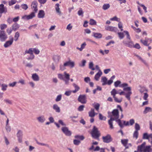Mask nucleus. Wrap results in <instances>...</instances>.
Returning <instances> with one entry per match:
<instances>
[{
  "instance_id": "obj_1",
  "label": "nucleus",
  "mask_w": 152,
  "mask_h": 152,
  "mask_svg": "<svg viewBox=\"0 0 152 152\" xmlns=\"http://www.w3.org/2000/svg\"><path fill=\"white\" fill-rule=\"evenodd\" d=\"M114 85L115 87H119L123 88L124 91H128L127 94H125V97L129 101H130V96L132 92L131 87L128 86V84L125 83L121 84L120 81L118 80L114 82Z\"/></svg>"
},
{
  "instance_id": "obj_2",
  "label": "nucleus",
  "mask_w": 152,
  "mask_h": 152,
  "mask_svg": "<svg viewBox=\"0 0 152 152\" xmlns=\"http://www.w3.org/2000/svg\"><path fill=\"white\" fill-rule=\"evenodd\" d=\"M119 117V112L117 109L114 110L112 112V115L108 121V124L110 126V128L113 129L114 127L113 125V121L117 120Z\"/></svg>"
},
{
  "instance_id": "obj_3",
  "label": "nucleus",
  "mask_w": 152,
  "mask_h": 152,
  "mask_svg": "<svg viewBox=\"0 0 152 152\" xmlns=\"http://www.w3.org/2000/svg\"><path fill=\"white\" fill-rule=\"evenodd\" d=\"M146 143L144 142L142 143L137 146V150L140 152H151L152 151L151 146V145H146Z\"/></svg>"
},
{
  "instance_id": "obj_4",
  "label": "nucleus",
  "mask_w": 152,
  "mask_h": 152,
  "mask_svg": "<svg viewBox=\"0 0 152 152\" xmlns=\"http://www.w3.org/2000/svg\"><path fill=\"white\" fill-rule=\"evenodd\" d=\"M91 133L93 137L95 139L98 138L100 135V133L98 129L95 126L93 127Z\"/></svg>"
},
{
  "instance_id": "obj_5",
  "label": "nucleus",
  "mask_w": 152,
  "mask_h": 152,
  "mask_svg": "<svg viewBox=\"0 0 152 152\" xmlns=\"http://www.w3.org/2000/svg\"><path fill=\"white\" fill-rule=\"evenodd\" d=\"M140 42L144 45L148 46L152 42V39L151 38L145 37V40L140 39Z\"/></svg>"
},
{
  "instance_id": "obj_6",
  "label": "nucleus",
  "mask_w": 152,
  "mask_h": 152,
  "mask_svg": "<svg viewBox=\"0 0 152 152\" xmlns=\"http://www.w3.org/2000/svg\"><path fill=\"white\" fill-rule=\"evenodd\" d=\"M7 38V36L5 33V31L0 30V41L1 42H4Z\"/></svg>"
},
{
  "instance_id": "obj_7",
  "label": "nucleus",
  "mask_w": 152,
  "mask_h": 152,
  "mask_svg": "<svg viewBox=\"0 0 152 152\" xmlns=\"http://www.w3.org/2000/svg\"><path fill=\"white\" fill-rule=\"evenodd\" d=\"M35 16V13L34 12H32L28 15H25L22 17V19L24 20H28L32 19Z\"/></svg>"
},
{
  "instance_id": "obj_8",
  "label": "nucleus",
  "mask_w": 152,
  "mask_h": 152,
  "mask_svg": "<svg viewBox=\"0 0 152 152\" xmlns=\"http://www.w3.org/2000/svg\"><path fill=\"white\" fill-rule=\"evenodd\" d=\"M14 39L12 37H10V40L6 41L4 45V47L5 48L10 46L13 42Z\"/></svg>"
},
{
  "instance_id": "obj_9",
  "label": "nucleus",
  "mask_w": 152,
  "mask_h": 152,
  "mask_svg": "<svg viewBox=\"0 0 152 152\" xmlns=\"http://www.w3.org/2000/svg\"><path fill=\"white\" fill-rule=\"evenodd\" d=\"M78 100L82 104H85L87 102L85 95H80L78 97Z\"/></svg>"
},
{
  "instance_id": "obj_10",
  "label": "nucleus",
  "mask_w": 152,
  "mask_h": 152,
  "mask_svg": "<svg viewBox=\"0 0 152 152\" xmlns=\"http://www.w3.org/2000/svg\"><path fill=\"white\" fill-rule=\"evenodd\" d=\"M61 130L63 132L66 136H70L71 134V132L69 130L67 127L65 126L62 127Z\"/></svg>"
},
{
  "instance_id": "obj_11",
  "label": "nucleus",
  "mask_w": 152,
  "mask_h": 152,
  "mask_svg": "<svg viewBox=\"0 0 152 152\" xmlns=\"http://www.w3.org/2000/svg\"><path fill=\"white\" fill-rule=\"evenodd\" d=\"M123 43L126 46L129 48H133V46L134 44V42L131 40H129V41H124Z\"/></svg>"
},
{
  "instance_id": "obj_12",
  "label": "nucleus",
  "mask_w": 152,
  "mask_h": 152,
  "mask_svg": "<svg viewBox=\"0 0 152 152\" xmlns=\"http://www.w3.org/2000/svg\"><path fill=\"white\" fill-rule=\"evenodd\" d=\"M37 1H33L31 4V8L33 11H34V13L37 12L38 9L37 8Z\"/></svg>"
},
{
  "instance_id": "obj_13",
  "label": "nucleus",
  "mask_w": 152,
  "mask_h": 152,
  "mask_svg": "<svg viewBox=\"0 0 152 152\" xmlns=\"http://www.w3.org/2000/svg\"><path fill=\"white\" fill-rule=\"evenodd\" d=\"M102 139L103 141L106 143L109 142L112 140L111 137L109 134H107L105 136L103 137Z\"/></svg>"
},
{
  "instance_id": "obj_14",
  "label": "nucleus",
  "mask_w": 152,
  "mask_h": 152,
  "mask_svg": "<svg viewBox=\"0 0 152 152\" xmlns=\"http://www.w3.org/2000/svg\"><path fill=\"white\" fill-rule=\"evenodd\" d=\"M105 29L106 30L115 32H116L118 30V29L116 27L110 26H106L105 27Z\"/></svg>"
},
{
  "instance_id": "obj_15",
  "label": "nucleus",
  "mask_w": 152,
  "mask_h": 152,
  "mask_svg": "<svg viewBox=\"0 0 152 152\" xmlns=\"http://www.w3.org/2000/svg\"><path fill=\"white\" fill-rule=\"evenodd\" d=\"M58 123L56 122L54 123V124L58 128H59L60 127V124L62 126H65L66 125V124L63 122V120H59L58 121Z\"/></svg>"
},
{
  "instance_id": "obj_16",
  "label": "nucleus",
  "mask_w": 152,
  "mask_h": 152,
  "mask_svg": "<svg viewBox=\"0 0 152 152\" xmlns=\"http://www.w3.org/2000/svg\"><path fill=\"white\" fill-rule=\"evenodd\" d=\"M64 65L70 66L71 68H73L75 66V62L69 60L64 63Z\"/></svg>"
},
{
  "instance_id": "obj_17",
  "label": "nucleus",
  "mask_w": 152,
  "mask_h": 152,
  "mask_svg": "<svg viewBox=\"0 0 152 152\" xmlns=\"http://www.w3.org/2000/svg\"><path fill=\"white\" fill-rule=\"evenodd\" d=\"M124 123L125 126H127L129 125H132L134 123V120L133 119H131L129 122L123 121Z\"/></svg>"
},
{
  "instance_id": "obj_18",
  "label": "nucleus",
  "mask_w": 152,
  "mask_h": 152,
  "mask_svg": "<svg viewBox=\"0 0 152 152\" xmlns=\"http://www.w3.org/2000/svg\"><path fill=\"white\" fill-rule=\"evenodd\" d=\"M37 120L39 122L42 123L45 121L46 119L44 115H42L37 117Z\"/></svg>"
},
{
  "instance_id": "obj_19",
  "label": "nucleus",
  "mask_w": 152,
  "mask_h": 152,
  "mask_svg": "<svg viewBox=\"0 0 152 152\" xmlns=\"http://www.w3.org/2000/svg\"><path fill=\"white\" fill-rule=\"evenodd\" d=\"M102 72L101 71H100L96 73L95 75L94 78L95 80L96 81H98L99 80L100 77L102 75Z\"/></svg>"
},
{
  "instance_id": "obj_20",
  "label": "nucleus",
  "mask_w": 152,
  "mask_h": 152,
  "mask_svg": "<svg viewBox=\"0 0 152 152\" xmlns=\"http://www.w3.org/2000/svg\"><path fill=\"white\" fill-rule=\"evenodd\" d=\"M7 8L4 7L3 4H2L0 5V13H6L7 12Z\"/></svg>"
},
{
  "instance_id": "obj_21",
  "label": "nucleus",
  "mask_w": 152,
  "mask_h": 152,
  "mask_svg": "<svg viewBox=\"0 0 152 152\" xmlns=\"http://www.w3.org/2000/svg\"><path fill=\"white\" fill-rule=\"evenodd\" d=\"M152 112V108L149 107H145L143 111V113L144 114H146L149 112Z\"/></svg>"
},
{
  "instance_id": "obj_22",
  "label": "nucleus",
  "mask_w": 152,
  "mask_h": 152,
  "mask_svg": "<svg viewBox=\"0 0 152 152\" xmlns=\"http://www.w3.org/2000/svg\"><path fill=\"white\" fill-rule=\"evenodd\" d=\"M45 15V13L44 10H41L39 11L38 14V17L39 18H43Z\"/></svg>"
},
{
  "instance_id": "obj_23",
  "label": "nucleus",
  "mask_w": 152,
  "mask_h": 152,
  "mask_svg": "<svg viewBox=\"0 0 152 152\" xmlns=\"http://www.w3.org/2000/svg\"><path fill=\"white\" fill-rule=\"evenodd\" d=\"M32 78L34 81H37L39 80V77L36 73L32 74Z\"/></svg>"
},
{
  "instance_id": "obj_24",
  "label": "nucleus",
  "mask_w": 152,
  "mask_h": 152,
  "mask_svg": "<svg viewBox=\"0 0 152 152\" xmlns=\"http://www.w3.org/2000/svg\"><path fill=\"white\" fill-rule=\"evenodd\" d=\"M73 86L74 87L75 90L72 91V92L74 93H76L80 89L79 87L75 83L72 84Z\"/></svg>"
},
{
  "instance_id": "obj_25",
  "label": "nucleus",
  "mask_w": 152,
  "mask_h": 152,
  "mask_svg": "<svg viewBox=\"0 0 152 152\" xmlns=\"http://www.w3.org/2000/svg\"><path fill=\"white\" fill-rule=\"evenodd\" d=\"M101 82L102 83V85L104 86L107 85V79L105 76H103L101 78Z\"/></svg>"
},
{
  "instance_id": "obj_26",
  "label": "nucleus",
  "mask_w": 152,
  "mask_h": 152,
  "mask_svg": "<svg viewBox=\"0 0 152 152\" xmlns=\"http://www.w3.org/2000/svg\"><path fill=\"white\" fill-rule=\"evenodd\" d=\"M59 4L58 3L56 4L55 6V8L56 12L59 15H61V12L60 10V8H59Z\"/></svg>"
},
{
  "instance_id": "obj_27",
  "label": "nucleus",
  "mask_w": 152,
  "mask_h": 152,
  "mask_svg": "<svg viewBox=\"0 0 152 152\" xmlns=\"http://www.w3.org/2000/svg\"><path fill=\"white\" fill-rule=\"evenodd\" d=\"M123 121H121L120 119H118L116 120V121L118 123L119 126L121 128H123L124 126H125L124 123Z\"/></svg>"
},
{
  "instance_id": "obj_28",
  "label": "nucleus",
  "mask_w": 152,
  "mask_h": 152,
  "mask_svg": "<svg viewBox=\"0 0 152 152\" xmlns=\"http://www.w3.org/2000/svg\"><path fill=\"white\" fill-rule=\"evenodd\" d=\"M53 109L57 113H59L60 112V109L59 107L57 104H54L53 106Z\"/></svg>"
},
{
  "instance_id": "obj_29",
  "label": "nucleus",
  "mask_w": 152,
  "mask_h": 152,
  "mask_svg": "<svg viewBox=\"0 0 152 152\" xmlns=\"http://www.w3.org/2000/svg\"><path fill=\"white\" fill-rule=\"evenodd\" d=\"M139 91L141 93H143L144 92H147L148 91V90L145 87H141L139 89Z\"/></svg>"
},
{
  "instance_id": "obj_30",
  "label": "nucleus",
  "mask_w": 152,
  "mask_h": 152,
  "mask_svg": "<svg viewBox=\"0 0 152 152\" xmlns=\"http://www.w3.org/2000/svg\"><path fill=\"white\" fill-rule=\"evenodd\" d=\"M135 56L139 60L141 61L145 65H147L148 64L146 61L143 59L141 56L137 54L135 55Z\"/></svg>"
},
{
  "instance_id": "obj_31",
  "label": "nucleus",
  "mask_w": 152,
  "mask_h": 152,
  "mask_svg": "<svg viewBox=\"0 0 152 152\" xmlns=\"http://www.w3.org/2000/svg\"><path fill=\"white\" fill-rule=\"evenodd\" d=\"M115 78V75H113L111 77L110 79L107 81V84L110 85L113 82V80H114Z\"/></svg>"
},
{
  "instance_id": "obj_32",
  "label": "nucleus",
  "mask_w": 152,
  "mask_h": 152,
  "mask_svg": "<svg viewBox=\"0 0 152 152\" xmlns=\"http://www.w3.org/2000/svg\"><path fill=\"white\" fill-rule=\"evenodd\" d=\"M93 36L96 38L99 39L102 37V35L101 33H93Z\"/></svg>"
},
{
  "instance_id": "obj_33",
  "label": "nucleus",
  "mask_w": 152,
  "mask_h": 152,
  "mask_svg": "<svg viewBox=\"0 0 152 152\" xmlns=\"http://www.w3.org/2000/svg\"><path fill=\"white\" fill-rule=\"evenodd\" d=\"M20 26L17 23H15L12 26V28L14 31H16L19 28Z\"/></svg>"
},
{
  "instance_id": "obj_34",
  "label": "nucleus",
  "mask_w": 152,
  "mask_h": 152,
  "mask_svg": "<svg viewBox=\"0 0 152 152\" xmlns=\"http://www.w3.org/2000/svg\"><path fill=\"white\" fill-rule=\"evenodd\" d=\"M95 115L94 109H91V111L89 112V116L91 117H93L95 116Z\"/></svg>"
},
{
  "instance_id": "obj_35",
  "label": "nucleus",
  "mask_w": 152,
  "mask_h": 152,
  "mask_svg": "<svg viewBox=\"0 0 152 152\" xmlns=\"http://www.w3.org/2000/svg\"><path fill=\"white\" fill-rule=\"evenodd\" d=\"M20 35V33L18 31H17L15 33L14 37V40L15 41H17L18 40Z\"/></svg>"
},
{
  "instance_id": "obj_36",
  "label": "nucleus",
  "mask_w": 152,
  "mask_h": 152,
  "mask_svg": "<svg viewBox=\"0 0 152 152\" xmlns=\"http://www.w3.org/2000/svg\"><path fill=\"white\" fill-rule=\"evenodd\" d=\"M118 94V91L115 88L113 89L111 91V95L113 96V97L115 96V95Z\"/></svg>"
},
{
  "instance_id": "obj_37",
  "label": "nucleus",
  "mask_w": 152,
  "mask_h": 152,
  "mask_svg": "<svg viewBox=\"0 0 152 152\" xmlns=\"http://www.w3.org/2000/svg\"><path fill=\"white\" fill-rule=\"evenodd\" d=\"M27 53L32 54H33V48H30L28 50H26L24 53V54H26Z\"/></svg>"
},
{
  "instance_id": "obj_38",
  "label": "nucleus",
  "mask_w": 152,
  "mask_h": 152,
  "mask_svg": "<svg viewBox=\"0 0 152 152\" xmlns=\"http://www.w3.org/2000/svg\"><path fill=\"white\" fill-rule=\"evenodd\" d=\"M86 45V43L85 42H84L83 43L81 44V47L80 48L77 47V49L79 50L80 51H82L83 50L84 48Z\"/></svg>"
},
{
  "instance_id": "obj_39",
  "label": "nucleus",
  "mask_w": 152,
  "mask_h": 152,
  "mask_svg": "<svg viewBox=\"0 0 152 152\" xmlns=\"http://www.w3.org/2000/svg\"><path fill=\"white\" fill-rule=\"evenodd\" d=\"M137 3L140 6L142 7L145 13H147V7L143 4H140L139 2H137Z\"/></svg>"
},
{
  "instance_id": "obj_40",
  "label": "nucleus",
  "mask_w": 152,
  "mask_h": 152,
  "mask_svg": "<svg viewBox=\"0 0 152 152\" xmlns=\"http://www.w3.org/2000/svg\"><path fill=\"white\" fill-rule=\"evenodd\" d=\"M86 62V60H83L81 62L79 63V66L80 67H83L85 66Z\"/></svg>"
},
{
  "instance_id": "obj_41",
  "label": "nucleus",
  "mask_w": 152,
  "mask_h": 152,
  "mask_svg": "<svg viewBox=\"0 0 152 152\" xmlns=\"http://www.w3.org/2000/svg\"><path fill=\"white\" fill-rule=\"evenodd\" d=\"M1 90L3 91H5L7 90L8 86L5 84H2L1 85Z\"/></svg>"
},
{
  "instance_id": "obj_42",
  "label": "nucleus",
  "mask_w": 152,
  "mask_h": 152,
  "mask_svg": "<svg viewBox=\"0 0 152 152\" xmlns=\"http://www.w3.org/2000/svg\"><path fill=\"white\" fill-rule=\"evenodd\" d=\"M110 5L109 4H103L102 8L104 10H106L110 7Z\"/></svg>"
},
{
  "instance_id": "obj_43",
  "label": "nucleus",
  "mask_w": 152,
  "mask_h": 152,
  "mask_svg": "<svg viewBox=\"0 0 152 152\" xmlns=\"http://www.w3.org/2000/svg\"><path fill=\"white\" fill-rule=\"evenodd\" d=\"M128 140L127 139H122L121 140V142L122 144L125 146H126L128 142Z\"/></svg>"
},
{
  "instance_id": "obj_44",
  "label": "nucleus",
  "mask_w": 152,
  "mask_h": 152,
  "mask_svg": "<svg viewBox=\"0 0 152 152\" xmlns=\"http://www.w3.org/2000/svg\"><path fill=\"white\" fill-rule=\"evenodd\" d=\"M60 58V56L58 55L54 56L53 57V59L55 62H58Z\"/></svg>"
},
{
  "instance_id": "obj_45",
  "label": "nucleus",
  "mask_w": 152,
  "mask_h": 152,
  "mask_svg": "<svg viewBox=\"0 0 152 152\" xmlns=\"http://www.w3.org/2000/svg\"><path fill=\"white\" fill-rule=\"evenodd\" d=\"M94 64L93 62L91 61L89 62V68L92 70H94L95 69L93 67Z\"/></svg>"
},
{
  "instance_id": "obj_46",
  "label": "nucleus",
  "mask_w": 152,
  "mask_h": 152,
  "mask_svg": "<svg viewBox=\"0 0 152 152\" xmlns=\"http://www.w3.org/2000/svg\"><path fill=\"white\" fill-rule=\"evenodd\" d=\"M148 96V94L147 92H144L143 96V99L145 100H147Z\"/></svg>"
},
{
  "instance_id": "obj_47",
  "label": "nucleus",
  "mask_w": 152,
  "mask_h": 152,
  "mask_svg": "<svg viewBox=\"0 0 152 152\" xmlns=\"http://www.w3.org/2000/svg\"><path fill=\"white\" fill-rule=\"evenodd\" d=\"M110 20L111 21H115L117 22H119L120 21V19L118 18L116 16H115L113 18H110Z\"/></svg>"
},
{
  "instance_id": "obj_48",
  "label": "nucleus",
  "mask_w": 152,
  "mask_h": 152,
  "mask_svg": "<svg viewBox=\"0 0 152 152\" xmlns=\"http://www.w3.org/2000/svg\"><path fill=\"white\" fill-rule=\"evenodd\" d=\"M114 99V100L115 101L118 103H120L121 102L122 100V98L118 99L117 97H116V96L115 97H113Z\"/></svg>"
},
{
  "instance_id": "obj_49",
  "label": "nucleus",
  "mask_w": 152,
  "mask_h": 152,
  "mask_svg": "<svg viewBox=\"0 0 152 152\" xmlns=\"http://www.w3.org/2000/svg\"><path fill=\"white\" fill-rule=\"evenodd\" d=\"M96 21L93 19H91L89 21V24L91 25H94L96 24Z\"/></svg>"
},
{
  "instance_id": "obj_50",
  "label": "nucleus",
  "mask_w": 152,
  "mask_h": 152,
  "mask_svg": "<svg viewBox=\"0 0 152 152\" xmlns=\"http://www.w3.org/2000/svg\"><path fill=\"white\" fill-rule=\"evenodd\" d=\"M135 131H138L140 129V126L139 124L136 123L135 125Z\"/></svg>"
},
{
  "instance_id": "obj_51",
  "label": "nucleus",
  "mask_w": 152,
  "mask_h": 152,
  "mask_svg": "<svg viewBox=\"0 0 152 152\" xmlns=\"http://www.w3.org/2000/svg\"><path fill=\"white\" fill-rule=\"evenodd\" d=\"M99 119L101 120L105 121L106 118L105 116L102 115L101 113L99 114Z\"/></svg>"
},
{
  "instance_id": "obj_52",
  "label": "nucleus",
  "mask_w": 152,
  "mask_h": 152,
  "mask_svg": "<svg viewBox=\"0 0 152 152\" xmlns=\"http://www.w3.org/2000/svg\"><path fill=\"white\" fill-rule=\"evenodd\" d=\"M138 131H135L133 135V137L135 138L136 139H137L138 138Z\"/></svg>"
},
{
  "instance_id": "obj_53",
  "label": "nucleus",
  "mask_w": 152,
  "mask_h": 152,
  "mask_svg": "<svg viewBox=\"0 0 152 152\" xmlns=\"http://www.w3.org/2000/svg\"><path fill=\"white\" fill-rule=\"evenodd\" d=\"M75 138L79 139L80 140H83L84 139V137L83 135H77L75 136Z\"/></svg>"
},
{
  "instance_id": "obj_54",
  "label": "nucleus",
  "mask_w": 152,
  "mask_h": 152,
  "mask_svg": "<svg viewBox=\"0 0 152 152\" xmlns=\"http://www.w3.org/2000/svg\"><path fill=\"white\" fill-rule=\"evenodd\" d=\"M119 38L120 39H123L124 37V35L123 33L118 32V33Z\"/></svg>"
},
{
  "instance_id": "obj_55",
  "label": "nucleus",
  "mask_w": 152,
  "mask_h": 152,
  "mask_svg": "<svg viewBox=\"0 0 152 152\" xmlns=\"http://www.w3.org/2000/svg\"><path fill=\"white\" fill-rule=\"evenodd\" d=\"M37 144H38L39 145H40L41 146H45L48 147H49V145L48 144H46V143H40L38 142H37Z\"/></svg>"
},
{
  "instance_id": "obj_56",
  "label": "nucleus",
  "mask_w": 152,
  "mask_h": 152,
  "mask_svg": "<svg viewBox=\"0 0 152 152\" xmlns=\"http://www.w3.org/2000/svg\"><path fill=\"white\" fill-rule=\"evenodd\" d=\"M62 98V95L61 94H60L57 96L56 98V99L55 101L56 102H58L60 101Z\"/></svg>"
},
{
  "instance_id": "obj_57",
  "label": "nucleus",
  "mask_w": 152,
  "mask_h": 152,
  "mask_svg": "<svg viewBox=\"0 0 152 152\" xmlns=\"http://www.w3.org/2000/svg\"><path fill=\"white\" fill-rule=\"evenodd\" d=\"M64 78L65 79H69L70 75L69 74L67 73L66 72H64Z\"/></svg>"
},
{
  "instance_id": "obj_58",
  "label": "nucleus",
  "mask_w": 152,
  "mask_h": 152,
  "mask_svg": "<svg viewBox=\"0 0 152 152\" xmlns=\"http://www.w3.org/2000/svg\"><path fill=\"white\" fill-rule=\"evenodd\" d=\"M119 23L118 24V28L121 29V31H123V24L120 21L118 22Z\"/></svg>"
},
{
  "instance_id": "obj_59",
  "label": "nucleus",
  "mask_w": 152,
  "mask_h": 152,
  "mask_svg": "<svg viewBox=\"0 0 152 152\" xmlns=\"http://www.w3.org/2000/svg\"><path fill=\"white\" fill-rule=\"evenodd\" d=\"M34 56L33 54H30V56H28V57L27 59L28 60H32L34 58Z\"/></svg>"
},
{
  "instance_id": "obj_60",
  "label": "nucleus",
  "mask_w": 152,
  "mask_h": 152,
  "mask_svg": "<svg viewBox=\"0 0 152 152\" xmlns=\"http://www.w3.org/2000/svg\"><path fill=\"white\" fill-rule=\"evenodd\" d=\"M16 0H11L8 2L9 5V6H11L15 4L16 2Z\"/></svg>"
},
{
  "instance_id": "obj_61",
  "label": "nucleus",
  "mask_w": 152,
  "mask_h": 152,
  "mask_svg": "<svg viewBox=\"0 0 152 152\" xmlns=\"http://www.w3.org/2000/svg\"><path fill=\"white\" fill-rule=\"evenodd\" d=\"M12 30H13L12 28L10 27L7 28L6 31L8 34L10 35L11 33Z\"/></svg>"
},
{
  "instance_id": "obj_62",
  "label": "nucleus",
  "mask_w": 152,
  "mask_h": 152,
  "mask_svg": "<svg viewBox=\"0 0 152 152\" xmlns=\"http://www.w3.org/2000/svg\"><path fill=\"white\" fill-rule=\"evenodd\" d=\"M33 52L36 54H38L40 52L39 50L38 49L36 48H33Z\"/></svg>"
},
{
  "instance_id": "obj_63",
  "label": "nucleus",
  "mask_w": 152,
  "mask_h": 152,
  "mask_svg": "<svg viewBox=\"0 0 152 152\" xmlns=\"http://www.w3.org/2000/svg\"><path fill=\"white\" fill-rule=\"evenodd\" d=\"M17 137H20L23 136V132H22L19 130L18 131V133L17 134Z\"/></svg>"
},
{
  "instance_id": "obj_64",
  "label": "nucleus",
  "mask_w": 152,
  "mask_h": 152,
  "mask_svg": "<svg viewBox=\"0 0 152 152\" xmlns=\"http://www.w3.org/2000/svg\"><path fill=\"white\" fill-rule=\"evenodd\" d=\"M21 7L23 9L25 10H26L28 8V6L26 4H21Z\"/></svg>"
}]
</instances>
